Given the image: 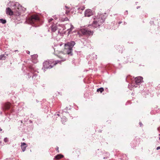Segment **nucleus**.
<instances>
[{
    "label": "nucleus",
    "mask_w": 160,
    "mask_h": 160,
    "mask_svg": "<svg viewBox=\"0 0 160 160\" xmlns=\"http://www.w3.org/2000/svg\"><path fill=\"white\" fill-rule=\"evenodd\" d=\"M105 18L106 17H104L102 14H98L97 16H95L93 18L92 26L90 25V27L92 26L94 28L99 27L104 22Z\"/></svg>",
    "instance_id": "obj_1"
},
{
    "label": "nucleus",
    "mask_w": 160,
    "mask_h": 160,
    "mask_svg": "<svg viewBox=\"0 0 160 160\" xmlns=\"http://www.w3.org/2000/svg\"><path fill=\"white\" fill-rule=\"evenodd\" d=\"M75 43L73 41L68 42L64 44V52L68 55H72V48L75 45Z\"/></svg>",
    "instance_id": "obj_2"
},
{
    "label": "nucleus",
    "mask_w": 160,
    "mask_h": 160,
    "mask_svg": "<svg viewBox=\"0 0 160 160\" xmlns=\"http://www.w3.org/2000/svg\"><path fill=\"white\" fill-rule=\"evenodd\" d=\"M59 62L58 60L55 61L52 60L46 61L43 63V67L42 69L44 71L45 69L51 68Z\"/></svg>",
    "instance_id": "obj_3"
},
{
    "label": "nucleus",
    "mask_w": 160,
    "mask_h": 160,
    "mask_svg": "<svg viewBox=\"0 0 160 160\" xmlns=\"http://www.w3.org/2000/svg\"><path fill=\"white\" fill-rule=\"evenodd\" d=\"M39 20V18L37 15H33L31 16L28 20V23L31 24H33L35 22L38 21Z\"/></svg>",
    "instance_id": "obj_4"
},
{
    "label": "nucleus",
    "mask_w": 160,
    "mask_h": 160,
    "mask_svg": "<svg viewBox=\"0 0 160 160\" xmlns=\"http://www.w3.org/2000/svg\"><path fill=\"white\" fill-rule=\"evenodd\" d=\"M82 33L84 35H92L93 32L88 30V29L85 28L82 29L81 30Z\"/></svg>",
    "instance_id": "obj_5"
},
{
    "label": "nucleus",
    "mask_w": 160,
    "mask_h": 160,
    "mask_svg": "<svg viewBox=\"0 0 160 160\" xmlns=\"http://www.w3.org/2000/svg\"><path fill=\"white\" fill-rule=\"evenodd\" d=\"M13 9L16 12L20 11L22 9V6L20 5L18 2H16L12 6Z\"/></svg>",
    "instance_id": "obj_6"
},
{
    "label": "nucleus",
    "mask_w": 160,
    "mask_h": 160,
    "mask_svg": "<svg viewBox=\"0 0 160 160\" xmlns=\"http://www.w3.org/2000/svg\"><path fill=\"white\" fill-rule=\"evenodd\" d=\"M84 15L85 17H89L93 15V13L90 9H87L84 12Z\"/></svg>",
    "instance_id": "obj_7"
},
{
    "label": "nucleus",
    "mask_w": 160,
    "mask_h": 160,
    "mask_svg": "<svg viewBox=\"0 0 160 160\" xmlns=\"http://www.w3.org/2000/svg\"><path fill=\"white\" fill-rule=\"evenodd\" d=\"M143 78L141 77H138L135 78V82L137 85L138 84L142 81Z\"/></svg>",
    "instance_id": "obj_8"
},
{
    "label": "nucleus",
    "mask_w": 160,
    "mask_h": 160,
    "mask_svg": "<svg viewBox=\"0 0 160 160\" xmlns=\"http://www.w3.org/2000/svg\"><path fill=\"white\" fill-rule=\"evenodd\" d=\"M6 11L7 14L10 16H12L13 15V12L10 8H7Z\"/></svg>",
    "instance_id": "obj_9"
},
{
    "label": "nucleus",
    "mask_w": 160,
    "mask_h": 160,
    "mask_svg": "<svg viewBox=\"0 0 160 160\" xmlns=\"http://www.w3.org/2000/svg\"><path fill=\"white\" fill-rule=\"evenodd\" d=\"M21 148L23 152H24L27 147L26 144L25 142H22L21 143Z\"/></svg>",
    "instance_id": "obj_10"
},
{
    "label": "nucleus",
    "mask_w": 160,
    "mask_h": 160,
    "mask_svg": "<svg viewBox=\"0 0 160 160\" xmlns=\"http://www.w3.org/2000/svg\"><path fill=\"white\" fill-rule=\"evenodd\" d=\"M51 28L52 31V32H55L57 30V27L55 24L52 25L51 26Z\"/></svg>",
    "instance_id": "obj_11"
},
{
    "label": "nucleus",
    "mask_w": 160,
    "mask_h": 160,
    "mask_svg": "<svg viewBox=\"0 0 160 160\" xmlns=\"http://www.w3.org/2000/svg\"><path fill=\"white\" fill-rule=\"evenodd\" d=\"M29 68L30 70V71L32 73L36 72V70H35L34 67L33 66H30L29 67Z\"/></svg>",
    "instance_id": "obj_12"
},
{
    "label": "nucleus",
    "mask_w": 160,
    "mask_h": 160,
    "mask_svg": "<svg viewBox=\"0 0 160 160\" xmlns=\"http://www.w3.org/2000/svg\"><path fill=\"white\" fill-rule=\"evenodd\" d=\"M70 28H68L67 29V30L68 31V33L70 34V32L72 30V29L74 28V27L72 25L70 24Z\"/></svg>",
    "instance_id": "obj_13"
},
{
    "label": "nucleus",
    "mask_w": 160,
    "mask_h": 160,
    "mask_svg": "<svg viewBox=\"0 0 160 160\" xmlns=\"http://www.w3.org/2000/svg\"><path fill=\"white\" fill-rule=\"evenodd\" d=\"M63 156L61 154H58V155L55 156L54 158H55L56 159H59L62 158Z\"/></svg>",
    "instance_id": "obj_14"
},
{
    "label": "nucleus",
    "mask_w": 160,
    "mask_h": 160,
    "mask_svg": "<svg viewBox=\"0 0 160 160\" xmlns=\"http://www.w3.org/2000/svg\"><path fill=\"white\" fill-rule=\"evenodd\" d=\"M90 57H92V59L93 60H96L97 59V55L95 54V53H93L92 55L90 56Z\"/></svg>",
    "instance_id": "obj_15"
},
{
    "label": "nucleus",
    "mask_w": 160,
    "mask_h": 160,
    "mask_svg": "<svg viewBox=\"0 0 160 160\" xmlns=\"http://www.w3.org/2000/svg\"><path fill=\"white\" fill-rule=\"evenodd\" d=\"M104 90V89L102 88H100L97 89V91L98 92H102Z\"/></svg>",
    "instance_id": "obj_16"
},
{
    "label": "nucleus",
    "mask_w": 160,
    "mask_h": 160,
    "mask_svg": "<svg viewBox=\"0 0 160 160\" xmlns=\"http://www.w3.org/2000/svg\"><path fill=\"white\" fill-rule=\"evenodd\" d=\"M0 22H1L2 24H5L6 22V21L5 19H0Z\"/></svg>",
    "instance_id": "obj_17"
},
{
    "label": "nucleus",
    "mask_w": 160,
    "mask_h": 160,
    "mask_svg": "<svg viewBox=\"0 0 160 160\" xmlns=\"http://www.w3.org/2000/svg\"><path fill=\"white\" fill-rule=\"evenodd\" d=\"M5 57L4 56V55H0V60H5Z\"/></svg>",
    "instance_id": "obj_18"
},
{
    "label": "nucleus",
    "mask_w": 160,
    "mask_h": 160,
    "mask_svg": "<svg viewBox=\"0 0 160 160\" xmlns=\"http://www.w3.org/2000/svg\"><path fill=\"white\" fill-rule=\"evenodd\" d=\"M66 121V119L65 117H63L61 118V121L62 123L65 122Z\"/></svg>",
    "instance_id": "obj_19"
},
{
    "label": "nucleus",
    "mask_w": 160,
    "mask_h": 160,
    "mask_svg": "<svg viewBox=\"0 0 160 160\" xmlns=\"http://www.w3.org/2000/svg\"><path fill=\"white\" fill-rule=\"evenodd\" d=\"M10 103H8L6 105V108L7 109H8L10 108Z\"/></svg>",
    "instance_id": "obj_20"
},
{
    "label": "nucleus",
    "mask_w": 160,
    "mask_h": 160,
    "mask_svg": "<svg viewBox=\"0 0 160 160\" xmlns=\"http://www.w3.org/2000/svg\"><path fill=\"white\" fill-rule=\"evenodd\" d=\"M59 26L60 27H62V28H63L62 30H64L66 28H65V26L64 25H62V24L59 25Z\"/></svg>",
    "instance_id": "obj_21"
},
{
    "label": "nucleus",
    "mask_w": 160,
    "mask_h": 160,
    "mask_svg": "<svg viewBox=\"0 0 160 160\" xmlns=\"http://www.w3.org/2000/svg\"><path fill=\"white\" fill-rule=\"evenodd\" d=\"M4 141L5 142H8V138H5L4 139Z\"/></svg>",
    "instance_id": "obj_22"
},
{
    "label": "nucleus",
    "mask_w": 160,
    "mask_h": 160,
    "mask_svg": "<svg viewBox=\"0 0 160 160\" xmlns=\"http://www.w3.org/2000/svg\"><path fill=\"white\" fill-rule=\"evenodd\" d=\"M38 76V74L36 73H35L33 74V76L32 77V78L33 79H35L34 77L36 78Z\"/></svg>",
    "instance_id": "obj_23"
},
{
    "label": "nucleus",
    "mask_w": 160,
    "mask_h": 160,
    "mask_svg": "<svg viewBox=\"0 0 160 160\" xmlns=\"http://www.w3.org/2000/svg\"><path fill=\"white\" fill-rule=\"evenodd\" d=\"M53 20V19L52 18H50L48 19V22H50L52 21Z\"/></svg>",
    "instance_id": "obj_24"
},
{
    "label": "nucleus",
    "mask_w": 160,
    "mask_h": 160,
    "mask_svg": "<svg viewBox=\"0 0 160 160\" xmlns=\"http://www.w3.org/2000/svg\"><path fill=\"white\" fill-rule=\"evenodd\" d=\"M37 57V55H33L32 57V58H34V57L35 58H36V57Z\"/></svg>",
    "instance_id": "obj_25"
},
{
    "label": "nucleus",
    "mask_w": 160,
    "mask_h": 160,
    "mask_svg": "<svg viewBox=\"0 0 160 160\" xmlns=\"http://www.w3.org/2000/svg\"><path fill=\"white\" fill-rule=\"evenodd\" d=\"M139 124L140 126H142V124L141 122H139Z\"/></svg>",
    "instance_id": "obj_26"
},
{
    "label": "nucleus",
    "mask_w": 160,
    "mask_h": 160,
    "mask_svg": "<svg viewBox=\"0 0 160 160\" xmlns=\"http://www.w3.org/2000/svg\"><path fill=\"white\" fill-rule=\"evenodd\" d=\"M159 149H160V146L158 147H157V150H158Z\"/></svg>",
    "instance_id": "obj_27"
},
{
    "label": "nucleus",
    "mask_w": 160,
    "mask_h": 160,
    "mask_svg": "<svg viewBox=\"0 0 160 160\" xmlns=\"http://www.w3.org/2000/svg\"><path fill=\"white\" fill-rule=\"evenodd\" d=\"M56 148L57 150L58 151V152H59L58 147H57Z\"/></svg>",
    "instance_id": "obj_28"
},
{
    "label": "nucleus",
    "mask_w": 160,
    "mask_h": 160,
    "mask_svg": "<svg viewBox=\"0 0 160 160\" xmlns=\"http://www.w3.org/2000/svg\"><path fill=\"white\" fill-rule=\"evenodd\" d=\"M125 14H128V11L127 10H126L125 11Z\"/></svg>",
    "instance_id": "obj_29"
},
{
    "label": "nucleus",
    "mask_w": 160,
    "mask_h": 160,
    "mask_svg": "<svg viewBox=\"0 0 160 160\" xmlns=\"http://www.w3.org/2000/svg\"><path fill=\"white\" fill-rule=\"evenodd\" d=\"M54 19H57V18H57V17H56V16H54Z\"/></svg>",
    "instance_id": "obj_30"
},
{
    "label": "nucleus",
    "mask_w": 160,
    "mask_h": 160,
    "mask_svg": "<svg viewBox=\"0 0 160 160\" xmlns=\"http://www.w3.org/2000/svg\"><path fill=\"white\" fill-rule=\"evenodd\" d=\"M58 45L60 46H61L62 45V43H59Z\"/></svg>",
    "instance_id": "obj_31"
},
{
    "label": "nucleus",
    "mask_w": 160,
    "mask_h": 160,
    "mask_svg": "<svg viewBox=\"0 0 160 160\" xmlns=\"http://www.w3.org/2000/svg\"><path fill=\"white\" fill-rule=\"evenodd\" d=\"M69 11H68V10H67L66 11V13H68L69 12Z\"/></svg>",
    "instance_id": "obj_32"
},
{
    "label": "nucleus",
    "mask_w": 160,
    "mask_h": 160,
    "mask_svg": "<svg viewBox=\"0 0 160 160\" xmlns=\"http://www.w3.org/2000/svg\"><path fill=\"white\" fill-rule=\"evenodd\" d=\"M58 29H59V31H58V32H59L60 31V30H61V28H58Z\"/></svg>",
    "instance_id": "obj_33"
},
{
    "label": "nucleus",
    "mask_w": 160,
    "mask_h": 160,
    "mask_svg": "<svg viewBox=\"0 0 160 160\" xmlns=\"http://www.w3.org/2000/svg\"><path fill=\"white\" fill-rule=\"evenodd\" d=\"M140 8V6H138V7H137V9H138V8Z\"/></svg>",
    "instance_id": "obj_34"
},
{
    "label": "nucleus",
    "mask_w": 160,
    "mask_h": 160,
    "mask_svg": "<svg viewBox=\"0 0 160 160\" xmlns=\"http://www.w3.org/2000/svg\"><path fill=\"white\" fill-rule=\"evenodd\" d=\"M84 8H81V9L82 10H83L84 9Z\"/></svg>",
    "instance_id": "obj_35"
},
{
    "label": "nucleus",
    "mask_w": 160,
    "mask_h": 160,
    "mask_svg": "<svg viewBox=\"0 0 160 160\" xmlns=\"http://www.w3.org/2000/svg\"><path fill=\"white\" fill-rule=\"evenodd\" d=\"M65 7L66 8H68V7H67V6H65Z\"/></svg>",
    "instance_id": "obj_36"
},
{
    "label": "nucleus",
    "mask_w": 160,
    "mask_h": 160,
    "mask_svg": "<svg viewBox=\"0 0 160 160\" xmlns=\"http://www.w3.org/2000/svg\"><path fill=\"white\" fill-rule=\"evenodd\" d=\"M2 129L1 128H0V131H2Z\"/></svg>",
    "instance_id": "obj_37"
},
{
    "label": "nucleus",
    "mask_w": 160,
    "mask_h": 160,
    "mask_svg": "<svg viewBox=\"0 0 160 160\" xmlns=\"http://www.w3.org/2000/svg\"><path fill=\"white\" fill-rule=\"evenodd\" d=\"M28 54H29L30 52H29V51H28Z\"/></svg>",
    "instance_id": "obj_38"
},
{
    "label": "nucleus",
    "mask_w": 160,
    "mask_h": 160,
    "mask_svg": "<svg viewBox=\"0 0 160 160\" xmlns=\"http://www.w3.org/2000/svg\"><path fill=\"white\" fill-rule=\"evenodd\" d=\"M18 51L17 50H15V51H14V52H17V51Z\"/></svg>",
    "instance_id": "obj_39"
},
{
    "label": "nucleus",
    "mask_w": 160,
    "mask_h": 160,
    "mask_svg": "<svg viewBox=\"0 0 160 160\" xmlns=\"http://www.w3.org/2000/svg\"><path fill=\"white\" fill-rule=\"evenodd\" d=\"M57 115L58 116H59V114H57Z\"/></svg>",
    "instance_id": "obj_40"
},
{
    "label": "nucleus",
    "mask_w": 160,
    "mask_h": 160,
    "mask_svg": "<svg viewBox=\"0 0 160 160\" xmlns=\"http://www.w3.org/2000/svg\"><path fill=\"white\" fill-rule=\"evenodd\" d=\"M55 49H56V48H54V51H55Z\"/></svg>",
    "instance_id": "obj_41"
},
{
    "label": "nucleus",
    "mask_w": 160,
    "mask_h": 160,
    "mask_svg": "<svg viewBox=\"0 0 160 160\" xmlns=\"http://www.w3.org/2000/svg\"><path fill=\"white\" fill-rule=\"evenodd\" d=\"M159 140H160V137L159 138Z\"/></svg>",
    "instance_id": "obj_42"
},
{
    "label": "nucleus",
    "mask_w": 160,
    "mask_h": 160,
    "mask_svg": "<svg viewBox=\"0 0 160 160\" xmlns=\"http://www.w3.org/2000/svg\"><path fill=\"white\" fill-rule=\"evenodd\" d=\"M135 87H137V86H135Z\"/></svg>",
    "instance_id": "obj_43"
},
{
    "label": "nucleus",
    "mask_w": 160,
    "mask_h": 160,
    "mask_svg": "<svg viewBox=\"0 0 160 160\" xmlns=\"http://www.w3.org/2000/svg\"><path fill=\"white\" fill-rule=\"evenodd\" d=\"M59 52H60V51H59ZM60 52H62V51H60Z\"/></svg>",
    "instance_id": "obj_44"
},
{
    "label": "nucleus",
    "mask_w": 160,
    "mask_h": 160,
    "mask_svg": "<svg viewBox=\"0 0 160 160\" xmlns=\"http://www.w3.org/2000/svg\"><path fill=\"white\" fill-rule=\"evenodd\" d=\"M159 135L160 136V134H159Z\"/></svg>",
    "instance_id": "obj_45"
}]
</instances>
